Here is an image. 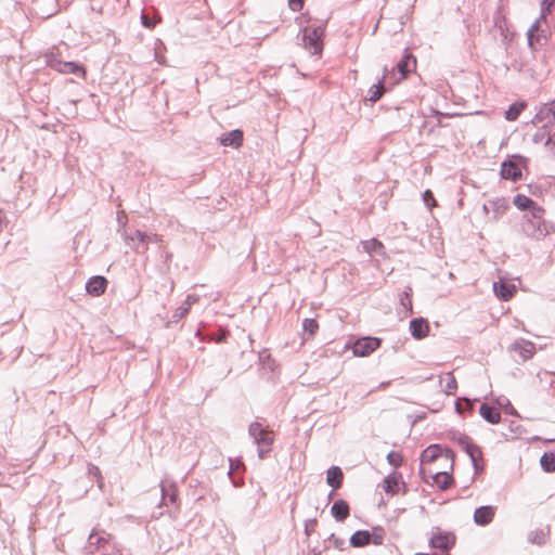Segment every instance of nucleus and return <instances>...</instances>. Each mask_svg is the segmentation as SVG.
<instances>
[{
  "label": "nucleus",
  "mask_w": 555,
  "mask_h": 555,
  "mask_svg": "<svg viewBox=\"0 0 555 555\" xmlns=\"http://www.w3.org/2000/svg\"><path fill=\"white\" fill-rule=\"evenodd\" d=\"M514 204L520 209L526 210L535 205V203L528 196L517 194L514 198Z\"/></svg>",
  "instance_id": "473e14b6"
},
{
  "label": "nucleus",
  "mask_w": 555,
  "mask_h": 555,
  "mask_svg": "<svg viewBox=\"0 0 555 555\" xmlns=\"http://www.w3.org/2000/svg\"><path fill=\"white\" fill-rule=\"evenodd\" d=\"M220 143L223 146H232V147H240L243 143V131L235 129L230 132L224 133L220 138Z\"/></svg>",
  "instance_id": "a211bd4d"
},
{
  "label": "nucleus",
  "mask_w": 555,
  "mask_h": 555,
  "mask_svg": "<svg viewBox=\"0 0 555 555\" xmlns=\"http://www.w3.org/2000/svg\"><path fill=\"white\" fill-rule=\"evenodd\" d=\"M248 434L258 446V457L260 460L266 459L274 442L272 431L264 429L260 423L253 422L248 427Z\"/></svg>",
  "instance_id": "f257e3e1"
},
{
  "label": "nucleus",
  "mask_w": 555,
  "mask_h": 555,
  "mask_svg": "<svg viewBox=\"0 0 555 555\" xmlns=\"http://www.w3.org/2000/svg\"><path fill=\"white\" fill-rule=\"evenodd\" d=\"M547 134L548 133H546L545 131H538L537 133L533 134L532 141L534 143H537V144L538 143H542V142L545 144V140L547 138Z\"/></svg>",
  "instance_id": "de8ad7c7"
},
{
  "label": "nucleus",
  "mask_w": 555,
  "mask_h": 555,
  "mask_svg": "<svg viewBox=\"0 0 555 555\" xmlns=\"http://www.w3.org/2000/svg\"><path fill=\"white\" fill-rule=\"evenodd\" d=\"M416 61L410 53L403 55V57L397 64V69L400 74L398 81L404 79L406 75L415 67Z\"/></svg>",
  "instance_id": "f3484780"
},
{
  "label": "nucleus",
  "mask_w": 555,
  "mask_h": 555,
  "mask_svg": "<svg viewBox=\"0 0 555 555\" xmlns=\"http://www.w3.org/2000/svg\"><path fill=\"white\" fill-rule=\"evenodd\" d=\"M532 124L545 129L555 125V101L543 104L532 118Z\"/></svg>",
  "instance_id": "423d86ee"
},
{
  "label": "nucleus",
  "mask_w": 555,
  "mask_h": 555,
  "mask_svg": "<svg viewBox=\"0 0 555 555\" xmlns=\"http://www.w3.org/2000/svg\"><path fill=\"white\" fill-rule=\"evenodd\" d=\"M371 533V543L374 545H382L385 540V530L377 526L372 529Z\"/></svg>",
  "instance_id": "f704fd0d"
},
{
  "label": "nucleus",
  "mask_w": 555,
  "mask_h": 555,
  "mask_svg": "<svg viewBox=\"0 0 555 555\" xmlns=\"http://www.w3.org/2000/svg\"><path fill=\"white\" fill-rule=\"evenodd\" d=\"M462 450L469 456L475 472L478 473L481 469L479 462L482 459V452L480 448L477 444L469 442Z\"/></svg>",
  "instance_id": "6ab92c4d"
},
{
  "label": "nucleus",
  "mask_w": 555,
  "mask_h": 555,
  "mask_svg": "<svg viewBox=\"0 0 555 555\" xmlns=\"http://www.w3.org/2000/svg\"><path fill=\"white\" fill-rule=\"evenodd\" d=\"M387 461L393 467H399L402 464V456L400 453L391 451L387 454Z\"/></svg>",
  "instance_id": "58836bf2"
},
{
  "label": "nucleus",
  "mask_w": 555,
  "mask_h": 555,
  "mask_svg": "<svg viewBox=\"0 0 555 555\" xmlns=\"http://www.w3.org/2000/svg\"><path fill=\"white\" fill-rule=\"evenodd\" d=\"M343 478V470L338 466H332L327 469L326 482L333 489H338L341 486Z\"/></svg>",
  "instance_id": "4be33fe9"
},
{
  "label": "nucleus",
  "mask_w": 555,
  "mask_h": 555,
  "mask_svg": "<svg viewBox=\"0 0 555 555\" xmlns=\"http://www.w3.org/2000/svg\"><path fill=\"white\" fill-rule=\"evenodd\" d=\"M380 341L375 337H364L354 344L353 354L357 357H365L376 350Z\"/></svg>",
  "instance_id": "1a4fd4ad"
},
{
  "label": "nucleus",
  "mask_w": 555,
  "mask_h": 555,
  "mask_svg": "<svg viewBox=\"0 0 555 555\" xmlns=\"http://www.w3.org/2000/svg\"><path fill=\"white\" fill-rule=\"evenodd\" d=\"M315 526H317V519L315 518L307 519L305 521V533H306V535L309 537L311 531L314 530Z\"/></svg>",
  "instance_id": "a18cd8bd"
},
{
  "label": "nucleus",
  "mask_w": 555,
  "mask_h": 555,
  "mask_svg": "<svg viewBox=\"0 0 555 555\" xmlns=\"http://www.w3.org/2000/svg\"><path fill=\"white\" fill-rule=\"evenodd\" d=\"M493 292L496 295V297L506 301V300H509L514 296V294L516 292V286L514 284H509V283H506L503 281L494 282L493 283Z\"/></svg>",
  "instance_id": "dca6fc26"
},
{
  "label": "nucleus",
  "mask_w": 555,
  "mask_h": 555,
  "mask_svg": "<svg viewBox=\"0 0 555 555\" xmlns=\"http://www.w3.org/2000/svg\"><path fill=\"white\" fill-rule=\"evenodd\" d=\"M48 65L60 73L63 74H75V75H83V67L75 62H63L56 57H50L48 60Z\"/></svg>",
  "instance_id": "6e6552de"
},
{
  "label": "nucleus",
  "mask_w": 555,
  "mask_h": 555,
  "mask_svg": "<svg viewBox=\"0 0 555 555\" xmlns=\"http://www.w3.org/2000/svg\"><path fill=\"white\" fill-rule=\"evenodd\" d=\"M349 505L345 500H337L331 507V514L337 521H344L349 516Z\"/></svg>",
  "instance_id": "aec40b11"
},
{
  "label": "nucleus",
  "mask_w": 555,
  "mask_h": 555,
  "mask_svg": "<svg viewBox=\"0 0 555 555\" xmlns=\"http://www.w3.org/2000/svg\"><path fill=\"white\" fill-rule=\"evenodd\" d=\"M555 3V0H541V13L546 14Z\"/></svg>",
  "instance_id": "09e8293b"
},
{
  "label": "nucleus",
  "mask_w": 555,
  "mask_h": 555,
  "mask_svg": "<svg viewBox=\"0 0 555 555\" xmlns=\"http://www.w3.org/2000/svg\"><path fill=\"white\" fill-rule=\"evenodd\" d=\"M324 35V25H309L302 29V41L306 49L312 51L313 54L322 52V38Z\"/></svg>",
  "instance_id": "7ed1b4c3"
},
{
  "label": "nucleus",
  "mask_w": 555,
  "mask_h": 555,
  "mask_svg": "<svg viewBox=\"0 0 555 555\" xmlns=\"http://www.w3.org/2000/svg\"><path fill=\"white\" fill-rule=\"evenodd\" d=\"M319 324L314 319L307 318L302 321V330L309 335H313L318 330Z\"/></svg>",
  "instance_id": "e433bc0d"
},
{
  "label": "nucleus",
  "mask_w": 555,
  "mask_h": 555,
  "mask_svg": "<svg viewBox=\"0 0 555 555\" xmlns=\"http://www.w3.org/2000/svg\"><path fill=\"white\" fill-rule=\"evenodd\" d=\"M386 77H387V68H385V74L382 77V79L376 85H373L369 89V94H370L369 101H371L372 103L377 102L384 94V92H385L384 82H385Z\"/></svg>",
  "instance_id": "a878e982"
},
{
  "label": "nucleus",
  "mask_w": 555,
  "mask_h": 555,
  "mask_svg": "<svg viewBox=\"0 0 555 555\" xmlns=\"http://www.w3.org/2000/svg\"><path fill=\"white\" fill-rule=\"evenodd\" d=\"M525 102H516L513 103L508 109L505 112V118L509 121H514L518 118L520 113L525 109Z\"/></svg>",
  "instance_id": "2f4dec72"
},
{
  "label": "nucleus",
  "mask_w": 555,
  "mask_h": 555,
  "mask_svg": "<svg viewBox=\"0 0 555 555\" xmlns=\"http://www.w3.org/2000/svg\"><path fill=\"white\" fill-rule=\"evenodd\" d=\"M464 402H465L466 409H473L474 401H472L467 398H464Z\"/></svg>",
  "instance_id": "5fc2aeb1"
},
{
  "label": "nucleus",
  "mask_w": 555,
  "mask_h": 555,
  "mask_svg": "<svg viewBox=\"0 0 555 555\" xmlns=\"http://www.w3.org/2000/svg\"><path fill=\"white\" fill-rule=\"evenodd\" d=\"M527 40H528V46L530 47V49L532 51H538L547 41L545 29L541 30L539 33H534V35L528 36Z\"/></svg>",
  "instance_id": "cd10ccee"
},
{
  "label": "nucleus",
  "mask_w": 555,
  "mask_h": 555,
  "mask_svg": "<svg viewBox=\"0 0 555 555\" xmlns=\"http://www.w3.org/2000/svg\"><path fill=\"white\" fill-rule=\"evenodd\" d=\"M440 385L446 395H454L457 388L455 376L451 372L440 377Z\"/></svg>",
  "instance_id": "393cba45"
},
{
  "label": "nucleus",
  "mask_w": 555,
  "mask_h": 555,
  "mask_svg": "<svg viewBox=\"0 0 555 555\" xmlns=\"http://www.w3.org/2000/svg\"><path fill=\"white\" fill-rule=\"evenodd\" d=\"M159 241H160V240H159V236H158V235H157V238L152 237V240H151V242H155V243H157V242H159Z\"/></svg>",
  "instance_id": "bf43d9fd"
},
{
  "label": "nucleus",
  "mask_w": 555,
  "mask_h": 555,
  "mask_svg": "<svg viewBox=\"0 0 555 555\" xmlns=\"http://www.w3.org/2000/svg\"><path fill=\"white\" fill-rule=\"evenodd\" d=\"M288 7L292 11L298 12L302 9L304 1L302 0H288Z\"/></svg>",
  "instance_id": "49530a36"
},
{
  "label": "nucleus",
  "mask_w": 555,
  "mask_h": 555,
  "mask_svg": "<svg viewBox=\"0 0 555 555\" xmlns=\"http://www.w3.org/2000/svg\"><path fill=\"white\" fill-rule=\"evenodd\" d=\"M113 547V537L105 530L94 528L87 540L85 551L89 555H104L105 551Z\"/></svg>",
  "instance_id": "f03ea898"
},
{
  "label": "nucleus",
  "mask_w": 555,
  "mask_h": 555,
  "mask_svg": "<svg viewBox=\"0 0 555 555\" xmlns=\"http://www.w3.org/2000/svg\"><path fill=\"white\" fill-rule=\"evenodd\" d=\"M196 301H197V297L195 295H188L185 301L183 302V305L185 307H189V309H190L191 306L193 304H195Z\"/></svg>",
  "instance_id": "3c124183"
},
{
  "label": "nucleus",
  "mask_w": 555,
  "mask_h": 555,
  "mask_svg": "<svg viewBox=\"0 0 555 555\" xmlns=\"http://www.w3.org/2000/svg\"><path fill=\"white\" fill-rule=\"evenodd\" d=\"M107 281L101 275L92 276L86 283V291L88 294L93 296H100L104 294L106 289Z\"/></svg>",
  "instance_id": "ddd939ff"
},
{
  "label": "nucleus",
  "mask_w": 555,
  "mask_h": 555,
  "mask_svg": "<svg viewBox=\"0 0 555 555\" xmlns=\"http://www.w3.org/2000/svg\"><path fill=\"white\" fill-rule=\"evenodd\" d=\"M349 542L353 547H363L371 543V533L367 530H358L351 535Z\"/></svg>",
  "instance_id": "5701e85b"
},
{
  "label": "nucleus",
  "mask_w": 555,
  "mask_h": 555,
  "mask_svg": "<svg viewBox=\"0 0 555 555\" xmlns=\"http://www.w3.org/2000/svg\"><path fill=\"white\" fill-rule=\"evenodd\" d=\"M453 440L463 449L469 442H472L470 438L464 434L456 433L453 435Z\"/></svg>",
  "instance_id": "a19ab883"
},
{
  "label": "nucleus",
  "mask_w": 555,
  "mask_h": 555,
  "mask_svg": "<svg viewBox=\"0 0 555 555\" xmlns=\"http://www.w3.org/2000/svg\"><path fill=\"white\" fill-rule=\"evenodd\" d=\"M162 504L169 506H177L178 504V490L173 482L163 480L160 483Z\"/></svg>",
  "instance_id": "9d476101"
},
{
  "label": "nucleus",
  "mask_w": 555,
  "mask_h": 555,
  "mask_svg": "<svg viewBox=\"0 0 555 555\" xmlns=\"http://www.w3.org/2000/svg\"><path fill=\"white\" fill-rule=\"evenodd\" d=\"M495 515V507L491 505L480 506L474 512V521L478 526L489 525Z\"/></svg>",
  "instance_id": "9b49d317"
},
{
  "label": "nucleus",
  "mask_w": 555,
  "mask_h": 555,
  "mask_svg": "<svg viewBox=\"0 0 555 555\" xmlns=\"http://www.w3.org/2000/svg\"><path fill=\"white\" fill-rule=\"evenodd\" d=\"M423 201L425 205L430 209L431 207L436 206V201L434 198L433 193L429 190H426L423 193Z\"/></svg>",
  "instance_id": "37998d69"
},
{
  "label": "nucleus",
  "mask_w": 555,
  "mask_h": 555,
  "mask_svg": "<svg viewBox=\"0 0 555 555\" xmlns=\"http://www.w3.org/2000/svg\"><path fill=\"white\" fill-rule=\"evenodd\" d=\"M411 292L412 289L409 287L400 297L401 305L409 310H412Z\"/></svg>",
  "instance_id": "ea45409f"
},
{
  "label": "nucleus",
  "mask_w": 555,
  "mask_h": 555,
  "mask_svg": "<svg viewBox=\"0 0 555 555\" xmlns=\"http://www.w3.org/2000/svg\"><path fill=\"white\" fill-rule=\"evenodd\" d=\"M410 332L415 339H423L428 335L429 325L423 318L413 319L410 321Z\"/></svg>",
  "instance_id": "4468645a"
},
{
  "label": "nucleus",
  "mask_w": 555,
  "mask_h": 555,
  "mask_svg": "<svg viewBox=\"0 0 555 555\" xmlns=\"http://www.w3.org/2000/svg\"><path fill=\"white\" fill-rule=\"evenodd\" d=\"M442 449L439 444H430L421 454V463H431L441 455Z\"/></svg>",
  "instance_id": "bb28decb"
},
{
  "label": "nucleus",
  "mask_w": 555,
  "mask_h": 555,
  "mask_svg": "<svg viewBox=\"0 0 555 555\" xmlns=\"http://www.w3.org/2000/svg\"><path fill=\"white\" fill-rule=\"evenodd\" d=\"M501 176L503 179L517 181L521 178L519 165L513 160H505L501 166Z\"/></svg>",
  "instance_id": "2eb2a0df"
},
{
  "label": "nucleus",
  "mask_w": 555,
  "mask_h": 555,
  "mask_svg": "<svg viewBox=\"0 0 555 555\" xmlns=\"http://www.w3.org/2000/svg\"><path fill=\"white\" fill-rule=\"evenodd\" d=\"M542 212L543 210L540 207H534L532 217L524 221L522 231L527 236L539 240L547 234Z\"/></svg>",
  "instance_id": "20e7f679"
},
{
  "label": "nucleus",
  "mask_w": 555,
  "mask_h": 555,
  "mask_svg": "<svg viewBox=\"0 0 555 555\" xmlns=\"http://www.w3.org/2000/svg\"><path fill=\"white\" fill-rule=\"evenodd\" d=\"M541 22H545V14L541 13L540 16L534 21V23L530 26V28L527 31V37L534 35V33H539L543 30L541 28Z\"/></svg>",
  "instance_id": "4c0bfd02"
},
{
  "label": "nucleus",
  "mask_w": 555,
  "mask_h": 555,
  "mask_svg": "<svg viewBox=\"0 0 555 555\" xmlns=\"http://www.w3.org/2000/svg\"><path fill=\"white\" fill-rule=\"evenodd\" d=\"M414 555H450L449 553H444V554H436V553H433V554H428V553H415Z\"/></svg>",
  "instance_id": "13d9d810"
},
{
  "label": "nucleus",
  "mask_w": 555,
  "mask_h": 555,
  "mask_svg": "<svg viewBox=\"0 0 555 555\" xmlns=\"http://www.w3.org/2000/svg\"><path fill=\"white\" fill-rule=\"evenodd\" d=\"M455 534L452 532H442L439 527H434L430 532L428 544L431 548L449 551L455 544Z\"/></svg>",
  "instance_id": "39448f33"
},
{
  "label": "nucleus",
  "mask_w": 555,
  "mask_h": 555,
  "mask_svg": "<svg viewBox=\"0 0 555 555\" xmlns=\"http://www.w3.org/2000/svg\"><path fill=\"white\" fill-rule=\"evenodd\" d=\"M540 465L546 473L555 472V454L552 452H545L540 459Z\"/></svg>",
  "instance_id": "7c9ffc66"
},
{
  "label": "nucleus",
  "mask_w": 555,
  "mask_h": 555,
  "mask_svg": "<svg viewBox=\"0 0 555 555\" xmlns=\"http://www.w3.org/2000/svg\"><path fill=\"white\" fill-rule=\"evenodd\" d=\"M433 479H434V482L437 485V487L440 489V490H447L452 481H453V478L451 475H449L448 473L446 472H437L433 475Z\"/></svg>",
  "instance_id": "c85d7f7f"
},
{
  "label": "nucleus",
  "mask_w": 555,
  "mask_h": 555,
  "mask_svg": "<svg viewBox=\"0 0 555 555\" xmlns=\"http://www.w3.org/2000/svg\"><path fill=\"white\" fill-rule=\"evenodd\" d=\"M117 219H118V221H119V222H120V221H122V218H121V215H120V214H118Z\"/></svg>",
  "instance_id": "680f3d73"
},
{
  "label": "nucleus",
  "mask_w": 555,
  "mask_h": 555,
  "mask_svg": "<svg viewBox=\"0 0 555 555\" xmlns=\"http://www.w3.org/2000/svg\"><path fill=\"white\" fill-rule=\"evenodd\" d=\"M531 541L539 545L543 544L545 542V535H544L543 531H537Z\"/></svg>",
  "instance_id": "8fccbe9b"
},
{
  "label": "nucleus",
  "mask_w": 555,
  "mask_h": 555,
  "mask_svg": "<svg viewBox=\"0 0 555 555\" xmlns=\"http://www.w3.org/2000/svg\"><path fill=\"white\" fill-rule=\"evenodd\" d=\"M331 538H332V539H334V541H335V545H336L337 547H339V546H340V544H343V543H344V541H339L338 539H336L334 534H332V535H331Z\"/></svg>",
  "instance_id": "4d7b16f0"
},
{
  "label": "nucleus",
  "mask_w": 555,
  "mask_h": 555,
  "mask_svg": "<svg viewBox=\"0 0 555 555\" xmlns=\"http://www.w3.org/2000/svg\"><path fill=\"white\" fill-rule=\"evenodd\" d=\"M121 236L125 243L129 246L135 248L139 251V245H144V249L147 248V244L151 242L152 237L157 238V234L146 233L141 230H137L133 234H129L126 229L122 230Z\"/></svg>",
  "instance_id": "0eeeda50"
},
{
  "label": "nucleus",
  "mask_w": 555,
  "mask_h": 555,
  "mask_svg": "<svg viewBox=\"0 0 555 555\" xmlns=\"http://www.w3.org/2000/svg\"><path fill=\"white\" fill-rule=\"evenodd\" d=\"M104 555H132V553L113 540V547L105 551Z\"/></svg>",
  "instance_id": "c9c22d12"
},
{
  "label": "nucleus",
  "mask_w": 555,
  "mask_h": 555,
  "mask_svg": "<svg viewBox=\"0 0 555 555\" xmlns=\"http://www.w3.org/2000/svg\"><path fill=\"white\" fill-rule=\"evenodd\" d=\"M189 312V307H185L183 304L176 309L172 314V321L178 322Z\"/></svg>",
  "instance_id": "79ce46f5"
},
{
  "label": "nucleus",
  "mask_w": 555,
  "mask_h": 555,
  "mask_svg": "<svg viewBox=\"0 0 555 555\" xmlns=\"http://www.w3.org/2000/svg\"><path fill=\"white\" fill-rule=\"evenodd\" d=\"M479 413L483 420L490 424H499L501 421V414L494 406L487 403H482L479 408Z\"/></svg>",
  "instance_id": "412c9836"
},
{
  "label": "nucleus",
  "mask_w": 555,
  "mask_h": 555,
  "mask_svg": "<svg viewBox=\"0 0 555 555\" xmlns=\"http://www.w3.org/2000/svg\"><path fill=\"white\" fill-rule=\"evenodd\" d=\"M455 410H456V412H459V413H462V412H463V406H462V404L460 403V400H459V401L456 402V404H455Z\"/></svg>",
  "instance_id": "6e6d98bb"
},
{
  "label": "nucleus",
  "mask_w": 555,
  "mask_h": 555,
  "mask_svg": "<svg viewBox=\"0 0 555 555\" xmlns=\"http://www.w3.org/2000/svg\"><path fill=\"white\" fill-rule=\"evenodd\" d=\"M434 114H435V116H437V117H438V120H437V122H436V126H441L440 117L449 116L448 114H444V113H441V112H438V111H434Z\"/></svg>",
  "instance_id": "864d4df0"
},
{
  "label": "nucleus",
  "mask_w": 555,
  "mask_h": 555,
  "mask_svg": "<svg viewBox=\"0 0 555 555\" xmlns=\"http://www.w3.org/2000/svg\"><path fill=\"white\" fill-rule=\"evenodd\" d=\"M482 209L487 215L492 214V219L495 220L505 212L507 205L504 199L495 198L485 203Z\"/></svg>",
  "instance_id": "f8f14e48"
},
{
  "label": "nucleus",
  "mask_w": 555,
  "mask_h": 555,
  "mask_svg": "<svg viewBox=\"0 0 555 555\" xmlns=\"http://www.w3.org/2000/svg\"><path fill=\"white\" fill-rule=\"evenodd\" d=\"M400 476L399 475H396V474H392V475H388L386 478H385V486H384V490L387 494H396L398 492V486H399V482H400Z\"/></svg>",
  "instance_id": "c756f323"
},
{
  "label": "nucleus",
  "mask_w": 555,
  "mask_h": 555,
  "mask_svg": "<svg viewBox=\"0 0 555 555\" xmlns=\"http://www.w3.org/2000/svg\"><path fill=\"white\" fill-rule=\"evenodd\" d=\"M508 412H509L511 414H515V410H514V408H513V406H511V409H508Z\"/></svg>",
  "instance_id": "052dcab7"
},
{
  "label": "nucleus",
  "mask_w": 555,
  "mask_h": 555,
  "mask_svg": "<svg viewBox=\"0 0 555 555\" xmlns=\"http://www.w3.org/2000/svg\"><path fill=\"white\" fill-rule=\"evenodd\" d=\"M363 248L366 253H379L384 248V245L376 238H371L363 242Z\"/></svg>",
  "instance_id": "72a5a7b5"
},
{
  "label": "nucleus",
  "mask_w": 555,
  "mask_h": 555,
  "mask_svg": "<svg viewBox=\"0 0 555 555\" xmlns=\"http://www.w3.org/2000/svg\"><path fill=\"white\" fill-rule=\"evenodd\" d=\"M545 146L548 149L551 153L555 154V132L552 134H547V138L545 140Z\"/></svg>",
  "instance_id": "c03bdc74"
},
{
  "label": "nucleus",
  "mask_w": 555,
  "mask_h": 555,
  "mask_svg": "<svg viewBox=\"0 0 555 555\" xmlns=\"http://www.w3.org/2000/svg\"><path fill=\"white\" fill-rule=\"evenodd\" d=\"M141 21H142V24L147 27V28H152L154 26V23H152L149 17L144 14H142L141 16Z\"/></svg>",
  "instance_id": "603ef678"
},
{
  "label": "nucleus",
  "mask_w": 555,
  "mask_h": 555,
  "mask_svg": "<svg viewBox=\"0 0 555 555\" xmlns=\"http://www.w3.org/2000/svg\"><path fill=\"white\" fill-rule=\"evenodd\" d=\"M514 350L519 353L522 360H528L534 354L535 347L533 343L522 340L514 345Z\"/></svg>",
  "instance_id": "b1692460"
}]
</instances>
